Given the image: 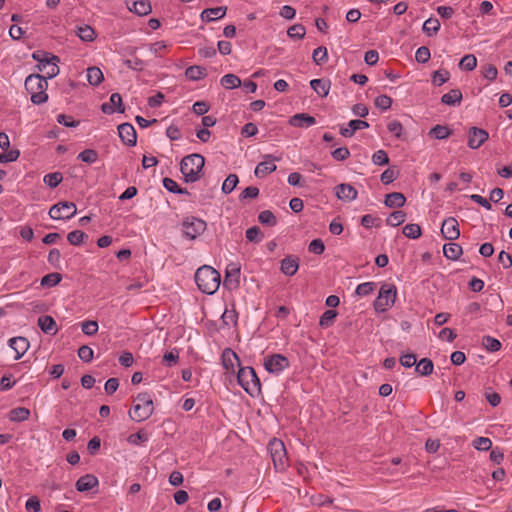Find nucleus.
Wrapping results in <instances>:
<instances>
[{"label": "nucleus", "instance_id": "obj_35", "mask_svg": "<svg viewBox=\"0 0 512 512\" xmlns=\"http://www.w3.org/2000/svg\"><path fill=\"white\" fill-rule=\"evenodd\" d=\"M119 137L124 144L128 146H135L137 142L136 130H117Z\"/></svg>", "mask_w": 512, "mask_h": 512}, {"label": "nucleus", "instance_id": "obj_11", "mask_svg": "<svg viewBox=\"0 0 512 512\" xmlns=\"http://www.w3.org/2000/svg\"><path fill=\"white\" fill-rule=\"evenodd\" d=\"M289 360L282 354H272L264 358V367L269 373L279 374L289 367Z\"/></svg>", "mask_w": 512, "mask_h": 512}, {"label": "nucleus", "instance_id": "obj_10", "mask_svg": "<svg viewBox=\"0 0 512 512\" xmlns=\"http://www.w3.org/2000/svg\"><path fill=\"white\" fill-rule=\"evenodd\" d=\"M241 265L239 263H229L225 270L223 285L228 290H236L240 286Z\"/></svg>", "mask_w": 512, "mask_h": 512}, {"label": "nucleus", "instance_id": "obj_5", "mask_svg": "<svg viewBox=\"0 0 512 512\" xmlns=\"http://www.w3.org/2000/svg\"><path fill=\"white\" fill-rule=\"evenodd\" d=\"M237 381L245 392L252 397L257 396L261 391L260 380L252 367H240L237 373Z\"/></svg>", "mask_w": 512, "mask_h": 512}, {"label": "nucleus", "instance_id": "obj_51", "mask_svg": "<svg viewBox=\"0 0 512 512\" xmlns=\"http://www.w3.org/2000/svg\"><path fill=\"white\" fill-rule=\"evenodd\" d=\"M287 34L293 39H302L306 34V29L302 24H295L287 30Z\"/></svg>", "mask_w": 512, "mask_h": 512}, {"label": "nucleus", "instance_id": "obj_37", "mask_svg": "<svg viewBox=\"0 0 512 512\" xmlns=\"http://www.w3.org/2000/svg\"><path fill=\"white\" fill-rule=\"evenodd\" d=\"M88 238V235L81 230H74L68 233L67 240L71 245H81Z\"/></svg>", "mask_w": 512, "mask_h": 512}, {"label": "nucleus", "instance_id": "obj_48", "mask_svg": "<svg viewBox=\"0 0 512 512\" xmlns=\"http://www.w3.org/2000/svg\"><path fill=\"white\" fill-rule=\"evenodd\" d=\"M459 66L461 69L472 71L477 66V59L473 54H467L460 60Z\"/></svg>", "mask_w": 512, "mask_h": 512}, {"label": "nucleus", "instance_id": "obj_46", "mask_svg": "<svg viewBox=\"0 0 512 512\" xmlns=\"http://www.w3.org/2000/svg\"><path fill=\"white\" fill-rule=\"evenodd\" d=\"M82 162L92 164L98 160V152L94 149H85L77 156Z\"/></svg>", "mask_w": 512, "mask_h": 512}, {"label": "nucleus", "instance_id": "obj_25", "mask_svg": "<svg viewBox=\"0 0 512 512\" xmlns=\"http://www.w3.org/2000/svg\"><path fill=\"white\" fill-rule=\"evenodd\" d=\"M222 363L226 370H234L235 365L240 366L239 357L230 348L224 349L222 353Z\"/></svg>", "mask_w": 512, "mask_h": 512}, {"label": "nucleus", "instance_id": "obj_56", "mask_svg": "<svg viewBox=\"0 0 512 512\" xmlns=\"http://www.w3.org/2000/svg\"><path fill=\"white\" fill-rule=\"evenodd\" d=\"M246 238L250 242L259 243L262 240V233L258 226L250 227L246 230Z\"/></svg>", "mask_w": 512, "mask_h": 512}, {"label": "nucleus", "instance_id": "obj_41", "mask_svg": "<svg viewBox=\"0 0 512 512\" xmlns=\"http://www.w3.org/2000/svg\"><path fill=\"white\" fill-rule=\"evenodd\" d=\"M239 182L236 174H229L222 184V192L224 194H230L237 186Z\"/></svg>", "mask_w": 512, "mask_h": 512}, {"label": "nucleus", "instance_id": "obj_31", "mask_svg": "<svg viewBox=\"0 0 512 512\" xmlns=\"http://www.w3.org/2000/svg\"><path fill=\"white\" fill-rule=\"evenodd\" d=\"M103 79V72L100 68L93 66L87 69V80L91 85L97 86L102 83Z\"/></svg>", "mask_w": 512, "mask_h": 512}, {"label": "nucleus", "instance_id": "obj_47", "mask_svg": "<svg viewBox=\"0 0 512 512\" xmlns=\"http://www.w3.org/2000/svg\"><path fill=\"white\" fill-rule=\"evenodd\" d=\"M482 345L489 352H497L501 348V342L498 339L491 336H484L482 338Z\"/></svg>", "mask_w": 512, "mask_h": 512}, {"label": "nucleus", "instance_id": "obj_8", "mask_svg": "<svg viewBox=\"0 0 512 512\" xmlns=\"http://www.w3.org/2000/svg\"><path fill=\"white\" fill-rule=\"evenodd\" d=\"M206 228V222L194 216L186 217L182 223L183 236L190 240H194L202 235Z\"/></svg>", "mask_w": 512, "mask_h": 512}, {"label": "nucleus", "instance_id": "obj_63", "mask_svg": "<svg viewBox=\"0 0 512 512\" xmlns=\"http://www.w3.org/2000/svg\"><path fill=\"white\" fill-rule=\"evenodd\" d=\"M259 195V189L255 186L245 188L239 195V200L254 199Z\"/></svg>", "mask_w": 512, "mask_h": 512}, {"label": "nucleus", "instance_id": "obj_59", "mask_svg": "<svg viewBox=\"0 0 512 512\" xmlns=\"http://www.w3.org/2000/svg\"><path fill=\"white\" fill-rule=\"evenodd\" d=\"M372 162L374 165H386L389 163L388 154L384 150H378L372 155Z\"/></svg>", "mask_w": 512, "mask_h": 512}, {"label": "nucleus", "instance_id": "obj_28", "mask_svg": "<svg viewBox=\"0 0 512 512\" xmlns=\"http://www.w3.org/2000/svg\"><path fill=\"white\" fill-rule=\"evenodd\" d=\"M310 86L321 97H325L329 93L330 83L324 79H313Z\"/></svg>", "mask_w": 512, "mask_h": 512}, {"label": "nucleus", "instance_id": "obj_45", "mask_svg": "<svg viewBox=\"0 0 512 512\" xmlns=\"http://www.w3.org/2000/svg\"><path fill=\"white\" fill-rule=\"evenodd\" d=\"M61 280H62L61 274L57 273V272H53V273H49V274L45 275L41 279V285L43 287H54L57 284H59Z\"/></svg>", "mask_w": 512, "mask_h": 512}, {"label": "nucleus", "instance_id": "obj_43", "mask_svg": "<svg viewBox=\"0 0 512 512\" xmlns=\"http://www.w3.org/2000/svg\"><path fill=\"white\" fill-rule=\"evenodd\" d=\"M337 314L338 313L335 310H326L320 317L319 325L322 328L330 327L333 324L334 319L337 317Z\"/></svg>", "mask_w": 512, "mask_h": 512}, {"label": "nucleus", "instance_id": "obj_9", "mask_svg": "<svg viewBox=\"0 0 512 512\" xmlns=\"http://www.w3.org/2000/svg\"><path fill=\"white\" fill-rule=\"evenodd\" d=\"M77 208L73 202H59L49 210V216L55 220L70 219L76 214Z\"/></svg>", "mask_w": 512, "mask_h": 512}, {"label": "nucleus", "instance_id": "obj_32", "mask_svg": "<svg viewBox=\"0 0 512 512\" xmlns=\"http://www.w3.org/2000/svg\"><path fill=\"white\" fill-rule=\"evenodd\" d=\"M422 30L429 37L436 35L440 30L439 20L432 17L427 19L423 24Z\"/></svg>", "mask_w": 512, "mask_h": 512}, {"label": "nucleus", "instance_id": "obj_26", "mask_svg": "<svg viewBox=\"0 0 512 512\" xmlns=\"http://www.w3.org/2000/svg\"><path fill=\"white\" fill-rule=\"evenodd\" d=\"M406 202L405 196L400 192H392L385 197L384 204L389 208H400Z\"/></svg>", "mask_w": 512, "mask_h": 512}, {"label": "nucleus", "instance_id": "obj_62", "mask_svg": "<svg viewBox=\"0 0 512 512\" xmlns=\"http://www.w3.org/2000/svg\"><path fill=\"white\" fill-rule=\"evenodd\" d=\"M148 440V434L143 430L138 431L137 433L131 434L127 441L132 445H139L140 443L146 442Z\"/></svg>", "mask_w": 512, "mask_h": 512}, {"label": "nucleus", "instance_id": "obj_55", "mask_svg": "<svg viewBox=\"0 0 512 512\" xmlns=\"http://www.w3.org/2000/svg\"><path fill=\"white\" fill-rule=\"evenodd\" d=\"M449 79V72L447 70H438L433 73L432 83L435 86H441Z\"/></svg>", "mask_w": 512, "mask_h": 512}, {"label": "nucleus", "instance_id": "obj_21", "mask_svg": "<svg viewBox=\"0 0 512 512\" xmlns=\"http://www.w3.org/2000/svg\"><path fill=\"white\" fill-rule=\"evenodd\" d=\"M299 268L298 258L292 255L286 256L281 260V272L287 276L296 274Z\"/></svg>", "mask_w": 512, "mask_h": 512}, {"label": "nucleus", "instance_id": "obj_23", "mask_svg": "<svg viewBox=\"0 0 512 512\" xmlns=\"http://www.w3.org/2000/svg\"><path fill=\"white\" fill-rule=\"evenodd\" d=\"M227 8L223 6L207 8L202 11L201 18L207 22H212L223 18L226 15Z\"/></svg>", "mask_w": 512, "mask_h": 512}, {"label": "nucleus", "instance_id": "obj_52", "mask_svg": "<svg viewBox=\"0 0 512 512\" xmlns=\"http://www.w3.org/2000/svg\"><path fill=\"white\" fill-rule=\"evenodd\" d=\"M124 64L135 71H142L145 67V62L134 55L131 58L125 59Z\"/></svg>", "mask_w": 512, "mask_h": 512}, {"label": "nucleus", "instance_id": "obj_30", "mask_svg": "<svg viewBox=\"0 0 512 512\" xmlns=\"http://www.w3.org/2000/svg\"><path fill=\"white\" fill-rule=\"evenodd\" d=\"M434 364L429 358L421 359L415 367V371L421 376H429L432 374Z\"/></svg>", "mask_w": 512, "mask_h": 512}, {"label": "nucleus", "instance_id": "obj_3", "mask_svg": "<svg viewBox=\"0 0 512 512\" xmlns=\"http://www.w3.org/2000/svg\"><path fill=\"white\" fill-rule=\"evenodd\" d=\"M25 88L31 95V101L34 104H42L47 101L46 93L48 83L45 76L39 74H31L25 79Z\"/></svg>", "mask_w": 512, "mask_h": 512}, {"label": "nucleus", "instance_id": "obj_34", "mask_svg": "<svg viewBox=\"0 0 512 512\" xmlns=\"http://www.w3.org/2000/svg\"><path fill=\"white\" fill-rule=\"evenodd\" d=\"M462 99V93L458 89L450 90L448 93L444 94L441 98L442 103L447 105H455L460 103Z\"/></svg>", "mask_w": 512, "mask_h": 512}, {"label": "nucleus", "instance_id": "obj_4", "mask_svg": "<svg viewBox=\"0 0 512 512\" xmlns=\"http://www.w3.org/2000/svg\"><path fill=\"white\" fill-rule=\"evenodd\" d=\"M153 411L154 406L151 396L147 392H142L135 397L129 416L136 422H142L147 420L153 414Z\"/></svg>", "mask_w": 512, "mask_h": 512}, {"label": "nucleus", "instance_id": "obj_61", "mask_svg": "<svg viewBox=\"0 0 512 512\" xmlns=\"http://www.w3.org/2000/svg\"><path fill=\"white\" fill-rule=\"evenodd\" d=\"M98 323L96 321L87 320L82 323V332L85 335L92 336L98 331Z\"/></svg>", "mask_w": 512, "mask_h": 512}, {"label": "nucleus", "instance_id": "obj_27", "mask_svg": "<svg viewBox=\"0 0 512 512\" xmlns=\"http://www.w3.org/2000/svg\"><path fill=\"white\" fill-rule=\"evenodd\" d=\"M462 253V247L457 243H448L443 246V254L449 260H458Z\"/></svg>", "mask_w": 512, "mask_h": 512}, {"label": "nucleus", "instance_id": "obj_60", "mask_svg": "<svg viewBox=\"0 0 512 512\" xmlns=\"http://www.w3.org/2000/svg\"><path fill=\"white\" fill-rule=\"evenodd\" d=\"M325 245L324 242L321 239H314L309 243L308 251L310 253L320 255L324 252Z\"/></svg>", "mask_w": 512, "mask_h": 512}, {"label": "nucleus", "instance_id": "obj_2", "mask_svg": "<svg viewBox=\"0 0 512 512\" xmlns=\"http://www.w3.org/2000/svg\"><path fill=\"white\" fill-rule=\"evenodd\" d=\"M205 164L202 155L194 153L182 158L180 162V171L186 183H194L201 177V173Z\"/></svg>", "mask_w": 512, "mask_h": 512}, {"label": "nucleus", "instance_id": "obj_14", "mask_svg": "<svg viewBox=\"0 0 512 512\" xmlns=\"http://www.w3.org/2000/svg\"><path fill=\"white\" fill-rule=\"evenodd\" d=\"M265 158L269 159V161H262L255 168L254 174L258 178H263L277 169V166L274 163V161L277 160L276 158L272 155H266Z\"/></svg>", "mask_w": 512, "mask_h": 512}, {"label": "nucleus", "instance_id": "obj_1", "mask_svg": "<svg viewBox=\"0 0 512 512\" xmlns=\"http://www.w3.org/2000/svg\"><path fill=\"white\" fill-rule=\"evenodd\" d=\"M195 282L200 291L212 295L219 289L221 276L213 267L204 265L197 269Z\"/></svg>", "mask_w": 512, "mask_h": 512}, {"label": "nucleus", "instance_id": "obj_36", "mask_svg": "<svg viewBox=\"0 0 512 512\" xmlns=\"http://www.w3.org/2000/svg\"><path fill=\"white\" fill-rule=\"evenodd\" d=\"M163 186L171 193L174 194H185L189 195V192L185 188H180L176 181L171 178L165 177L163 179Z\"/></svg>", "mask_w": 512, "mask_h": 512}, {"label": "nucleus", "instance_id": "obj_7", "mask_svg": "<svg viewBox=\"0 0 512 512\" xmlns=\"http://www.w3.org/2000/svg\"><path fill=\"white\" fill-rule=\"evenodd\" d=\"M268 449L274 468L277 471L285 470L288 466V457L284 443L280 439L274 438L269 442Z\"/></svg>", "mask_w": 512, "mask_h": 512}, {"label": "nucleus", "instance_id": "obj_29", "mask_svg": "<svg viewBox=\"0 0 512 512\" xmlns=\"http://www.w3.org/2000/svg\"><path fill=\"white\" fill-rule=\"evenodd\" d=\"M30 410L25 407H17L9 412V420L12 422H22L29 418Z\"/></svg>", "mask_w": 512, "mask_h": 512}, {"label": "nucleus", "instance_id": "obj_15", "mask_svg": "<svg viewBox=\"0 0 512 512\" xmlns=\"http://www.w3.org/2000/svg\"><path fill=\"white\" fill-rule=\"evenodd\" d=\"M9 347L16 353L15 359H20L29 349L30 343L25 337H13L9 339Z\"/></svg>", "mask_w": 512, "mask_h": 512}, {"label": "nucleus", "instance_id": "obj_22", "mask_svg": "<svg viewBox=\"0 0 512 512\" xmlns=\"http://www.w3.org/2000/svg\"><path fill=\"white\" fill-rule=\"evenodd\" d=\"M316 119L306 113L295 114L289 119V124L293 127H309L315 125Z\"/></svg>", "mask_w": 512, "mask_h": 512}, {"label": "nucleus", "instance_id": "obj_42", "mask_svg": "<svg viewBox=\"0 0 512 512\" xmlns=\"http://www.w3.org/2000/svg\"><path fill=\"white\" fill-rule=\"evenodd\" d=\"M405 218H406L405 212H403L401 210L394 211L393 213H391L388 216V218L386 219V223L389 226L396 227V226L401 225L405 221Z\"/></svg>", "mask_w": 512, "mask_h": 512}, {"label": "nucleus", "instance_id": "obj_20", "mask_svg": "<svg viewBox=\"0 0 512 512\" xmlns=\"http://www.w3.org/2000/svg\"><path fill=\"white\" fill-rule=\"evenodd\" d=\"M489 135L487 130H470L468 135V146L471 149L479 148L487 139Z\"/></svg>", "mask_w": 512, "mask_h": 512}, {"label": "nucleus", "instance_id": "obj_40", "mask_svg": "<svg viewBox=\"0 0 512 512\" xmlns=\"http://www.w3.org/2000/svg\"><path fill=\"white\" fill-rule=\"evenodd\" d=\"M403 234L410 239H417L421 236L422 230L418 224H407L403 227Z\"/></svg>", "mask_w": 512, "mask_h": 512}, {"label": "nucleus", "instance_id": "obj_64", "mask_svg": "<svg viewBox=\"0 0 512 512\" xmlns=\"http://www.w3.org/2000/svg\"><path fill=\"white\" fill-rule=\"evenodd\" d=\"M25 509L28 512H40L41 504L39 499L36 496L30 497L25 504Z\"/></svg>", "mask_w": 512, "mask_h": 512}, {"label": "nucleus", "instance_id": "obj_17", "mask_svg": "<svg viewBox=\"0 0 512 512\" xmlns=\"http://www.w3.org/2000/svg\"><path fill=\"white\" fill-rule=\"evenodd\" d=\"M128 9L139 16L147 15L151 12L149 0H127Z\"/></svg>", "mask_w": 512, "mask_h": 512}, {"label": "nucleus", "instance_id": "obj_53", "mask_svg": "<svg viewBox=\"0 0 512 512\" xmlns=\"http://www.w3.org/2000/svg\"><path fill=\"white\" fill-rule=\"evenodd\" d=\"M376 288V283L374 282H364V283H361L359 284L357 287H356V294L358 296H367L369 294H371L374 289Z\"/></svg>", "mask_w": 512, "mask_h": 512}, {"label": "nucleus", "instance_id": "obj_44", "mask_svg": "<svg viewBox=\"0 0 512 512\" xmlns=\"http://www.w3.org/2000/svg\"><path fill=\"white\" fill-rule=\"evenodd\" d=\"M312 59L317 65H322L328 60L327 48L324 46L317 47L314 49Z\"/></svg>", "mask_w": 512, "mask_h": 512}, {"label": "nucleus", "instance_id": "obj_50", "mask_svg": "<svg viewBox=\"0 0 512 512\" xmlns=\"http://www.w3.org/2000/svg\"><path fill=\"white\" fill-rule=\"evenodd\" d=\"M258 220L260 223L269 226H275L277 223L276 216L270 210H264L260 212Z\"/></svg>", "mask_w": 512, "mask_h": 512}, {"label": "nucleus", "instance_id": "obj_49", "mask_svg": "<svg viewBox=\"0 0 512 512\" xmlns=\"http://www.w3.org/2000/svg\"><path fill=\"white\" fill-rule=\"evenodd\" d=\"M76 33L83 41H92L95 38L94 29L88 25L78 27Z\"/></svg>", "mask_w": 512, "mask_h": 512}, {"label": "nucleus", "instance_id": "obj_18", "mask_svg": "<svg viewBox=\"0 0 512 512\" xmlns=\"http://www.w3.org/2000/svg\"><path fill=\"white\" fill-rule=\"evenodd\" d=\"M99 481L98 478L92 474H86L81 476L75 484L77 491L79 492H87L98 486Z\"/></svg>", "mask_w": 512, "mask_h": 512}, {"label": "nucleus", "instance_id": "obj_24", "mask_svg": "<svg viewBox=\"0 0 512 512\" xmlns=\"http://www.w3.org/2000/svg\"><path fill=\"white\" fill-rule=\"evenodd\" d=\"M38 326L46 334L55 335L57 333V324L53 317L49 315L40 316L38 318Z\"/></svg>", "mask_w": 512, "mask_h": 512}, {"label": "nucleus", "instance_id": "obj_16", "mask_svg": "<svg viewBox=\"0 0 512 512\" xmlns=\"http://www.w3.org/2000/svg\"><path fill=\"white\" fill-rule=\"evenodd\" d=\"M335 193L338 199L343 201H352L357 198V190L350 184H339L335 187Z\"/></svg>", "mask_w": 512, "mask_h": 512}, {"label": "nucleus", "instance_id": "obj_33", "mask_svg": "<svg viewBox=\"0 0 512 512\" xmlns=\"http://www.w3.org/2000/svg\"><path fill=\"white\" fill-rule=\"evenodd\" d=\"M220 84L225 89H234L239 87L242 83L240 78L235 74H226L220 79Z\"/></svg>", "mask_w": 512, "mask_h": 512}, {"label": "nucleus", "instance_id": "obj_6", "mask_svg": "<svg viewBox=\"0 0 512 512\" xmlns=\"http://www.w3.org/2000/svg\"><path fill=\"white\" fill-rule=\"evenodd\" d=\"M397 288L394 284L385 283L381 286L378 296L374 301V309L377 312H385L395 303Z\"/></svg>", "mask_w": 512, "mask_h": 512}, {"label": "nucleus", "instance_id": "obj_19", "mask_svg": "<svg viewBox=\"0 0 512 512\" xmlns=\"http://www.w3.org/2000/svg\"><path fill=\"white\" fill-rule=\"evenodd\" d=\"M122 97L119 93H113L110 97L109 102H105L101 105V110L105 114H112L116 111L122 112Z\"/></svg>", "mask_w": 512, "mask_h": 512}, {"label": "nucleus", "instance_id": "obj_39", "mask_svg": "<svg viewBox=\"0 0 512 512\" xmlns=\"http://www.w3.org/2000/svg\"><path fill=\"white\" fill-rule=\"evenodd\" d=\"M63 180L61 172L48 173L44 176L43 182L50 188H56Z\"/></svg>", "mask_w": 512, "mask_h": 512}, {"label": "nucleus", "instance_id": "obj_54", "mask_svg": "<svg viewBox=\"0 0 512 512\" xmlns=\"http://www.w3.org/2000/svg\"><path fill=\"white\" fill-rule=\"evenodd\" d=\"M221 319H222L223 323L227 326L236 325L237 319H238L237 312L234 309H231V310L225 309V311L222 314Z\"/></svg>", "mask_w": 512, "mask_h": 512}, {"label": "nucleus", "instance_id": "obj_12", "mask_svg": "<svg viewBox=\"0 0 512 512\" xmlns=\"http://www.w3.org/2000/svg\"><path fill=\"white\" fill-rule=\"evenodd\" d=\"M441 234L447 240H456L460 236L459 224L454 217L446 218L441 226Z\"/></svg>", "mask_w": 512, "mask_h": 512}, {"label": "nucleus", "instance_id": "obj_58", "mask_svg": "<svg viewBox=\"0 0 512 512\" xmlns=\"http://www.w3.org/2000/svg\"><path fill=\"white\" fill-rule=\"evenodd\" d=\"M430 56H431V53H430V50L428 47L426 46H421L419 47L417 50H416V53H415V60L418 62V63H426L429 61L430 59Z\"/></svg>", "mask_w": 512, "mask_h": 512}, {"label": "nucleus", "instance_id": "obj_38", "mask_svg": "<svg viewBox=\"0 0 512 512\" xmlns=\"http://www.w3.org/2000/svg\"><path fill=\"white\" fill-rule=\"evenodd\" d=\"M185 75L190 80H199L206 75V70L205 68L197 65L189 66L185 70Z\"/></svg>", "mask_w": 512, "mask_h": 512}, {"label": "nucleus", "instance_id": "obj_13", "mask_svg": "<svg viewBox=\"0 0 512 512\" xmlns=\"http://www.w3.org/2000/svg\"><path fill=\"white\" fill-rule=\"evenodd\" d=\"M59 62V58L55 55H51L48 61H45L44 64H37L36 68L40 72H44L45 79L54 78L59 74V67L57 63Z\"/></svg>", "mask_w": 512, "mask_h": 512}, {"label": "nucleus", "instance_id": "obj_57", "mask_svg": "<svg viewBox=\"0 0 512 512\" xmlns=\"http://www.w3.org/2000/svg\"><path fill=\"white\" fill-rule=\"evenodd\" d=\"M473 446L479 451H487L492 447V441L487 437H477L473 441Z\"/></svg>", "mask_w": 512, "mask_h": 512}]
</instances>
